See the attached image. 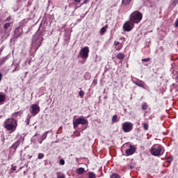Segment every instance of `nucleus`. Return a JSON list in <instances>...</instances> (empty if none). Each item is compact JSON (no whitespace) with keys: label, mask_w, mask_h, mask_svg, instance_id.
Instances as JSON below:
<instances>
[{"label":"nucleus","mask_w":178,"mask_h":178,"mask_svg":"<svg viewBox=\"0 0 178 178\" xmlns=\"http://www.w3.org/2000/svg\"><path fill=\"white\" fill-rule=\"evenodd\" d=\"M131 2H133V0H122L121 5H122V6H128Z\"/></svg>","instance_id":"15"},{"label":"nucleus","mask_w":178,"mask_h":178,"mask_svg":"<svg viewBox=\"0 0 178 178\" xmlns=\"http://www.w3.org/2000/svg\"><path fill=\"white\" fill-rule=\"evenodd\" d=\"M3 124L6 130L11 133L16 131V129H17V120H15V118H7L4 121Z\"/></svg>","instance_id":"1"},{"label":"nucleus","mask_w":178,"mask_h":178,"mask_svg":"<svg viewBox=\"0 0 178 178\" xmlns=\"http://www.w3.org/2000/svg\"><path fill=\"white\" fill-rule=\"evenodd\" d=\"M88 54H90V49L88 47H84L79 51V56H81L83 60L86 62V60H87V58H88Z\"/></svg>","instance_id":"4"},{"label":"nucleus","mask_w":178,"mask_h":178,"mask_svg":"<svg viewBox=\"0 0 178 178\" xmlns=\"http://www.w3.org/2000/svg\"><path fill=\"white\" fill-rule=\"evenodd\" d=\"M92 83L95 84V86H97V84H98V80L94 79Z\"/></svg>","instance_id":"33"},{"label":"nucleus","mask_w":178,"mask_h":178,"mask_svg":"<svg viewBox=\"0 0 178 178\" xmlns=\"http://www.w3.org/2000/svg\"><path fill=\"white\" fill-rule=\"evenodd\" d=\"M31 113H32V115L33 116H35V115H38V113H40V106L38 104H33L31 106Z\"/></svg>","instance_id":"9"},{"label":"nucleus","mask_w":178,"mask_h":178,"mask_svg":"<svg viewBox=\"0 0 178 178\" xmlns=\"http://www.w3.org/2000/svg\"><path fill=\"white\" fill-rule=\"evenodd\" d=\"M134 29V24L129 19L123 25L124 31H131Z\"/></svg>","instance_id":"6"},{"label":"nucleus","mask_w":178,"mask_h":178,"mask_svg":"<svg viewBox=\"0 0 178 178\" xmlns=\"http://www.w3.org/2000/svg\"><path fill=\"white\" fill-rule=\"evenodd\" d=\"M134 152H136V147H134V145H130V148L127 149L126 150V154L127 155H133V154H134Z\"/></svg>","instance_id":"12"},{"label":"nucleus","mask_w":178,"mask_h":178,"mask_svg":"<svg viewBox=\"0 0 178 178\" xmlns=\"http://www.w3.org/2000/svg\"><path fill=\"white\" fill-rule=\"evenodd\" d=\"M177 3H178V0H172V6L175 8L177 5Z\"/></svg>","instance_id":"27"},{"label":"nucleus","mask_w":178,"mask_h":178,"mask_svg":"<svg viewBox=\"0 0 178 178\" xmlns=\"http://www.w3.org/2000/svg\"><path fill=\"white\" fill-rule=\"evenodd\" d=\"M48 136V131L44 132L42 136V140H45Z\"/></svg>","instance_id":"25"},{"label":"nucleus","mask_w":178,"mask_h":178,"mask_svg":"<svg viewBox=\"0 0 178 178\" xmlns=\"http://www.w3.org/2000/svg\"><path fill=\"white\" fill-rule=\"evenodd\" d=\"M57 178H66V177H65V175L60 172H57Z\"/></svg>","instance_id":"26"},{"label":"nucleus","mask_w":178,"mask_h":178,"mask_svg":"<svg viewBox=\"0 0 178 178\" xmlns=\"http://www.w3.org/2000/svg\"><path fill=\"white\" fill-rule=\"evenodd\" d=\"M134 84H136V86H138V87H140L141 88H145V83L144 81L137 79L136 81H133Z\"/></svg>","instance_id":"11"},{"label":"nucleus","mask_w":178,"mask_h":178,"mask_svg":"<svg viewBox=\"0 0 178 178\" xmlns=\"http://www.w3.org/2000/svg\"><path fill=\"white\" fill-rule=\"evenodd\" d=\"M10 20V17H8L6 19V22H9Z\"/></svg>","instance_id":"38"},{"label":"nucleus","mask_w":178,"mask_h":178,"mask_svg":"<svg viewBox=\"0 0 178 178\" xmlns=\"http://www.w3.org/2000/svg\"><path fill=\"white\" fill-rule=\"evenodd\" d=\"M19 145H20V140H17L15 143H14L10 147V152L15 154V152H16V149H17V147H19Z\"/></svg>","instance_id":"10"},{"label":"nucleus","mask_w":178,"mask_h":178,"mask_svg":"<svg viewBox=\"0 0 178 178\" xmlns=\"http://www.w3.org/2000/svg\"><path fill=\"white\" fill-rule=\"evenodd\" d=\"M118 122H119V120H118V115H114L112 118V122L113 123H118Z\"/></svg>","instance_id":"22"},{"label":"nucleus","mask_w":178,"mask_h":178,"mask_svg":"<svg viewBox=\"0 0 178 178\" xmlns=\"http://www.w3.org/2000/svg\"><path fill=\"white\" fill-rule=\"evenodd\" d=\"M167 159H168V162H171L173 161V159H172V157H168Z\"/></svg>","instance_id":"35"},{"label":"nucleus","mask_w":178,"mask_h":178,"mask_svg":"<svg viewBox=\"0 0 178 178\" xmlns=\"http://www.w3.org/2000/svg\"><path fill=\"white\" fill-rule=\"evenodd\" d=\"M5 62H6V58H0V65H3V63H5Z\"/></svg>","instance_id":"28"},{"label":"nucleus","mask_w":178,"mask_h":178,"mask_svg":"<svg viewBox=\"0 0 178 178\" xmlns=\"http://www.w3.org/2000/svg\"><path fill=\"white\" fill-rule=\"evenodd\" d=\"M12 24H13V22H9V23L4 24V25H3L4 30L3 31L4 35H9V34L10 33V30H9V29H10V27H12Z\"/></svg>","instance_id":"8"},{"label":"nucleus","mask_w":178,"mask_h":178,"mask_svg":"<svg viewBox=\"0 0 178 178\" xmlns=\"http://www.w3.org/2000/svg\"><path fill=\"white\" fill-rule=\"evenodd\" d=\"M150 152L154 156H161L163 155L165 148L161 144H155L151 147Z\"/></svg>","instance_id":"2"},{"label":"nucleus","mask_w":178,"mask_h":178,"mask_svg":"<svg viewBox=\"0 0 178 178\" xmlns=\"http://www.w3.org/2000/svg\"><path fill=\"white\" fill-rule=\"evenodd\" d=\"M35 38H36L37 42H38L39 45H41L42 44V41H44V38H42V34H40L38 36L36 34L35 35Z\"/></svg>","instance_id":"13"},{"label":"nucleus","mask_w":178,"mask_h":178,"mask_svg":"<svg viewBox=\"0 0 178 178\" xmlns=\"http://www.w3.org/2000/svg\"><path fill=\"white\" fill-rule=\"evenodd\" d=\"M175 80H176V83H178V76H176Z\"/></svg>","instance_id":"40"},{"label":"nucleus","mask_w":178,"mask_h":178,"mask_svg":"<svg viewBox=\"0 0 178 178\" xmlns=\"http://www.w3.org/2000/svg\"><path fill=\"white\" fill-rule=\"evenodd\" d=\"M125 55L123 53H119L117 54L116 58L117 59H119L120 60H123L125 58Z\"/></svg>","instance_id":"16"},{"label":"nucleus","mask_w":178,"mask_h":178,"mask_svg":"<svg viewBox=\"0 0 178 178\" xmlns=\"http://www.w3.org/2000/svg\"><path fill=\"white\" fill-rule=\"evenodd\" d=\"M86 172V169L84 168H79L76 170L77 175H83Z\"/></svg>","instance_id":"18"},{"label":"nucleus","mask_w":178,"mask_h":178,"mask_svg":"<svg viewBox=\"0 0 178 178\" xmlns=\"http://www.w3.org/2000/svg\"><path fill=\"white\" fill-rule=\"evenodd\" d=\"M5 101H6V96L2 94V92H0V104H3Z\"/></svg>","instance_id":"17"},{"label":"nucleus","mask_w":178,"mask_h":178,"mask_svg":"<svg viewBox=\"0 0 178 178\" xmlns=\"http://www.w3.org/2000/svg\"><path fill=\"white\" fill-rule=\"evenodd\" d=\"M0 81H2V73L0 72Z\"/></svg>","instance_id":"39"},{"label":"nucleus","mask_w":178,"mask_h":178,"mask_svg":"<svg viewBox=\"0 0 178 178\" xmlns=\"http://www.w3.org/2000/svg\"><path fill=\"white\" fill-rule=\"evenodd\" d=\"M149 60H151V58H143V59H142V62H149Z\"/></svg>","instance_id":"30"},{"label":"nucleus","mask_w":178,"mask_h":178,"mask_svg":"<svg viewBox=\"0 0 178 178\" xmlns=\"http://www.w3.org/2000/svg\"><path fill=\"white\" fill-rule=\"evenodd\" d=\"M21 35H22V33L17 34L15 32V37H16V38H18V37H20Z\"/></svg>","instance_id":"34"},{"label":"nucleus","mask_w":178,"mask_h":178,"mask_svg":"<svg viewBox=\"0 0 178 178\" xmlns=\"http://www.w3.org/2000/svg\"><path fill=\"white\" fill-rule=\"evenodd\" d=\"M88 178H97V175L94 172H88Z\"/></svg>","instance_id":"19"},{"label":"nucleus","mask_w":178,"mask_h":178,"mask_svg":"<svg viewBox=\"0 0 178 178\" xmlns=\"http://www.w3.org/2000/svg\"><path fill=\"white\" fill-rule=\"evenodd\" d=\"M74 2H76V3H80L81 2V0H74Z\"/></svg>","instance_id":"37"},{"label":"nucleus","mask_w":178,"mask_h":178,"mask_svg":"<svg viewBox=\"0 0 178 178\" xmlns=\"http://www.w3.org/2000/svg\"><path fill=\"white\" fill-rule=\"evenodd\" d=\"M106 30H108V24L101 29L100 34H105V33H106Z\"/></svg>","instance_id":"20"},{"label":"nucleus","mask_w":178,"mask_h":178,"mask_svg":"<svg viewBox=\"0 0 178 178\" xmlns=\"http://www.w3.org/2000/svg\"><path fill=\"white\" fill-rule=\"evenodd\" d=\"M79 94L80 97H84V91L80 90Z\"/></svg>","instance_id":"31"},{"label":"nucleus","mask_w":178,"mask_h":178,"mask_svg":"<svg viewBox=\"0 0 178 178\" xmlns=\"http://www.w3.org/2000/svg\"><path fill=\"white\" fill-rule=\"evenodd\" d=\"M88 2V0H85L84 1H83V4L84 3H87Z\"/></svg>","instance_id":"41"},{"label":"nucleus","mask_w":178,"mask_h":178,"mask_svg":"<svg viewBox=\"0 0 178 178\" xmlns=\"http://www.w3.org/2000/svg\"><path fill=\"white\" fill-rule=\"evenodd\" d=\"M13 170H16V169H15V168H13Z\"/></svg>","instance_id":"44"},{"label":"nucleus","mask_w":178,"mask_h":178,"mask_svg":"<svg viewBox=\"0 0 178 178\" xmlns=\"http://www.w3.org/2000/svg\"><path fill=\"white\" fill-rule=\"evenodd\" d=\"M175 27H178V18L175 21Z\"/></svg>","instance_id":"36"},{"label":"nucleus","mask_w":178,"mask_h":178,"mask_svg":"<svg viewBox=\"0 0 178 178\" xmlns=\"http://www.w3.org/2000/svg\"><path fill=\"white\" fill-rule=\"evenodd\" d=\"M36 136H38V134H35V137Z\"/></svg>","instance_id":"43"},{"label":"nucleus","mask_w":178,"mask_h":178,"mask_svg":"<svg viewBox=\"0 0 178 178\" xmlns=\"http://www.w3.org/2000/svg\"><path fill=\"white\" fill-rule=\"evenodd\" d=\"M120 40H124V38H120Z\"/></svg>","instance_id":"42"},{"label":"nucleus","mask_w":178,"mask_h":178,"mask_svg":"<svg viewBox=\"0 0 178 178\" xmlns=\"http://www.w3.org/2000/svg\"><path fill=\"white\" fill-rule=\"evenodd\" d=\"M60 165H65V159H61L60 160Z\"/></svg>","instance_id":"32"},{"label":"nucleus","mask_w":178,"mask_h":178,"mask_svg":"<svg viewBox=\"0 0 178 178\" xmlns=\"http://www.w3.org/2000/svg\"><path fill=\"white\" fill-rule=\"evenodd\" d=\"M44 154L40 153L38 154V159H42V158H44Z\"/></svg>","instance_id":"29"},{"label":"nucleus","mask_w":178,"mask_h":178,"mask_svg":"<svg viewBox=\"0 0 178 178\" xmlns=\"http://www.w3.org/2000/svg\"><path fill=\"white\" fill-rule=\"evenodd\" d=\"M143 129L145 131H147V130H148V129H149V125L147 122H143Z\"/></svg>","instance_id":"21"},{"label":"nucleus","mask_w":178,"mask_h":178,"mask_svg":"<svg viewBox=\"0 0 178 178\" xmlns=\"http://www.w3.org/2000/svg\"><path fill=\"white\" fill-rule=\"evenodd\" d=\"M122 129L124 133H130L133 130V123L126 122L122 124Z\"/></svg>","instance_id":"7"},{"label":"nucleus","mask_w":178,"mask_h":178,"mask_svg":"<svg viewBox=\"0 0 178 178\" xmlns=\"http://www.w3.org/2000/svg\"><path fill=\"white\" fill-rule=\"evenodd\" d=\"M114 45L115 46L116 51H120L123 48V43H120L118 41L114 42Z\"/></svg>","instance_id":"14"},{"label":"nucleus","mask_w":178,"mask_h":178,"mask_svg":"<svg viewBox=\"0 0 178 178\" xmlns=\"http://www.w3.org/2000/svg\"><path fill=\"white\" fill-rule=\"evenodd\" d=\"M142 109L143 111H147V109H148V104H147V103H143L142 104Z\"/></svg>","instance_id":"24"},{"label":"nucleus","mask_w":178,"mask_h":178,"mask_svg":"<svg viewBox=\"0 0 178 178\" xmlns=\"http://www.w3.org/2000/svg\"><path fill=\"white\" fill-rule=\"evenodd\" d=\"M129 20L135 24H138L143 20V13H140V11H134L131 14L129 17Z\"/></svg>","instance_id":"3"},{"label":"nucleus","mask_w":178,"mask_h":178,"mask_svg":"<svg viewBox=\"0 0 178 178\" xmlns=\"http://www.w3.org/2000/svg\"><path fill=\"white\" fill-rule=\"evenodd\" d=\"M87 123H88V120L83 118H79L73 122L74 129H77L79 124H87Z\"/></svg>","instance_id":"5"},{"label":"nucleus","mask_w":178,"mask_h":178,"mask_svg":"<svg viewBox=\"0 0 178 178\" xmlns=\"http://www.w3.org/2000/svg\"><path fill=\"white\" fill-rule=\"evenodd\" d=\"M110 178H120V175H119L117 174V173H112V174L110 175Z\"/></svg>","instance_id":"23"}]
</instances>
